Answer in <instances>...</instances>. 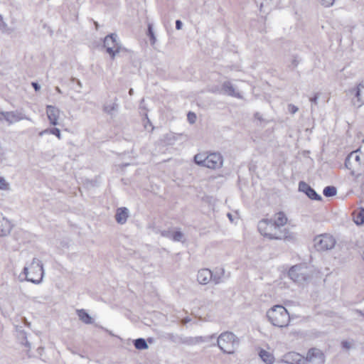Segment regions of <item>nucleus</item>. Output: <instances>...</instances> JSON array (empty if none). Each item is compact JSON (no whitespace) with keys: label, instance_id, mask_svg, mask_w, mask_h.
<instances>
[{"label":"nucleus","instance_id":"1","mask_svg":"<svg viewBox=\"0 0 364 364\" xmlns=\"http://www.w3.org/2000/svg\"><path fill=\"white\" fill-rule=\"evenodd\" d=\"M258 230L269 240L294 242L296 237L294 232L287 228H280L273 223L272 219H262L258 223Z\"/></svg>","mask_w":364,"mask_h":364},{"label":"nucleus","instance_id":"2","mask_svg":"<svg viewBox=\"0 0 364 364\" xmlns=\"http://www.w3.org/2000/svg\"><path fill=\"white\" fill-rule=\"evenodd\" d=\"M194 162L210 169H218L223 166V157L219 152L199 153L194 156Z\"/></svg>","mask_w":364,"mask_h":364},{"label":"nucleus","instance_id":"3","mask_svg":"<svg viewBox=\"0 0 364 364\" xmlns=\"http://www.w3.org/2000/svg\"><path fill=\"white\" fill-rule=\"evenodd\" d=\"M239 344L240 339L236 335L230 331H225L217 338L216 343L213 346L217 345L224 353L233 354Z\"/></svg>","mask_w":364,"mask_h":364},{"label":"nucleus","instance_id":"4","mask_svg":"<svg viewBox=\"0 0 364 364\" xmlns=\"http://www.w3.org/2000/svg\"><path fill=\"white\" fill-rule=\"evenodd\" d=\"M269 321L277 327H286L290 321V316L287 310L282 305H275L267 312Z\"/></svg>","mask_w":364,"mask_h":364},{"label":"nucleus","instance_id":"5","mask_svg":"<svg viewBox=\"0 0 364 364\" xmlns=\"http://www.w3.org/2000/svg\"><path fill=\"white\" fill-rule=\"evenodd\" d=\"M23 273L26 280L33 284H40L43 279L44 271L43 263L37 258H33L29 267H24Z\"/></svg>","mask_w":364,"mask_h":364},{"label":"nucleus","instance_id":"6","mask_svg":"<svg viewBox=\"0 0 364 364\" xmlns=\"http://www.w3.org/2000/svg\"><path fill=\"white\" fill-rule=\"evenodd\" d=\"M288 275L291 280L299 284H304L311 278V270L304 264H296L290 268Z\"/></svg>","mask_w":364,"mask_h":364},{"label":"nucleus","instance_id":"7","mask_svg":"<svg viewBox=\"0 0 364 364\" xmlns=\"http://www.w3.org/2000/svg\"><path fill=\"white\" fill-rule=\"evenodd\" d=\"M364 83L363 82L358 84L355 87L348 90V95L350 97L352 105L360 108L364 105Z\"/></svg>","mask_w":364,"mask_h":364},{"label":"nucleus","instance_id":"8","mask_svg":"<svg viewBox=\"0 0 364 364\" xmlns=\"http://www.w3.org/2000/svg\"><path fill=\"white\" fill-rule=\"evenodd\" d=\"M104 47L106 48L107 53L114 59L116 54L121 50V46L117 42V35L111 33L107 35L104 40Z\"/></svg>","mask_w":364,"mask_h":364},{"label":"nucleus","instance_id":"9","mask_svg":"<svg viewBox=\"0 0 364 364\" xmlns=\"http://www.w3.org/2000/svg\"><path fill=\"white\" fill-rule=\"evenodd\" d=\"M335 245L336 240L330 235H321L314 238V246L318 251L331 250Z\"/></svg>","mask_w":364,"mask_h":364},{"label":"nucleus","instance_id":"10","mask_svg":"<svg viewBox=\"0 0 364 364\" xmlns=\"http://www.w3.org/2000/svg\"><path fill=\"white\" fill-rule=\"evenodd\" d=\"M359 150H356L350 153L345 160V166L351 171V173L359 170L361 166V160L358 154Z\"/></svg>","mask_w":364,"mask_h":364},{"label":"nucleus","instance_id":"11","mask_svg":"<svg viewBox=\"0 0 364 364\" xmlns=\"http://www.w3.org/2000/svg\"><path fill=\"white\" fill-rule=\"evenodd\" d=\"M4 119L9 124L17 122L22 119H28L23 114L18 111L2 112H1L0 121Z\"/></svg>","mask_w":364,"mask_h":364},{"label":"nucleus","instance_id":"12","mask_svg":"<svg viewBox=\"0 0 364 364\" xmlns=\"http://www.w3.org/2000/svg\"><path fill=\"white\" fill-rule=\"evenodd\" d=\"M299 190L306 193V195L311 200H321L322 198L318 195L314 189L304 181H300L299 183Z\"/></svg>","mask_w":364,"mask_h":364},{"label":"nucleus","instance_id":"13","mask_svg":"<svg viewBox=\"0 0 364 364\" xmlns=\"http://www.w3.org/2000/svg\"><path fill=\"white\" fill-rule=\"evenodd\" d=\"M283 360L289 364H305L306 362V360L302 355L295 352H289L285 354Z\"/></svg>","mask_w":364,"mask_h":364},{"label":"nucleus","instance_id":"14","mask_svg":"<svg viewBox=\"0 0 364 364\" xmlns=\"http://www.w3.org/2000/svg\"><path fill=\"white\" fill-rule=\"evenodd\" d=\"M215 338V335L213 334L208 336H196L186 337L184 336L183 344L186 346H194L200 343L208 342L211 339Z\"/></svg>","mask_w":364,"mask_h":364},{"label":"nucleus","instance_id":"15","mask_svg":"<svg viewBox=\"0 0 364 364\" xmlns=\"http://www.w3.org/2000/svg\"><path fill=\"white\" fill-rule=\"evenodd\" d=\"M46 114L50 124L54 126L58 124L60 115V110L58 108L53 105H47Z\"/></svg>","mask_w":364,"mask_h":364},{"label":"nucleus","instance_id":"16","mask_svg":"<svg viewBox=\"0 0 364 364\" xmlns=\"http://www.w3.org/2000/svg\"><path fill=\"white\" fill-rule=\"evenodd\" d=\"M222 91L224 94L238 99H242V95L235 90L234 85L230 81H225L222 84Z\"/></svg>","mask_w":364,"mask_h":364},{"label":"nucleus","instance_id":"17","mask_svg":"<svg viewBox=\"0 0 364 364\" xmlns=\"http://www.w3.org/2000/svg\"><path fill=\"white\" fill-rule=\"evenodd\" d=\"M213 278V272L208 269H202L198 271L197 280L200 284H207Z\"/></svg>","mask_w":364,"mask_h":364},{"label":"nucleus","instance_id":"18","mask_svg":"<svg viewBox=\"0 0 364 364\" xmlns=\"http://www.w3.org/2000/svg\"><path fill=\"white\" fill-rule=\"evenodd\" d=\"M129 217V210L127 208H119L115 215L116 221L121 225L124 224Z\"/></svg>","mask_w":364,"mask_h":364},{"label":"nucleus","instance_id":"19","mask_svg":"<svg viewBox=\"0 0 364 364\" xmlns=\"http://www.w3.org/2000/svg\"><path fill=\"white\" fill-rule=\"evenodd\" d=\"M272 219L273 223L280 228L284 226L287 223V218L283 212L277 213Z\"/></svg>","mask_w":364,"mask_h":364},{"label":"nucleus","instance_id":"20","mask_svg":"<svg viewBox=\"0 0 364 364\" xmlns=\"http://www.w3.org/2000/svg\"><path fill=\"white\" fill-rule=\"evenodd\" d=\"M315 358H318L321 363L323 362V353L318 349L312 348L310 349L306 355V360L313 362Z\"/></svg>","mask_w":364,"mask_h":364},{"label":"nucleus","instance_id":"21","mask_svg":"<svg viewBox=\"0 0 364 364\" xmlns=\"http://www.w3.org/2000/svg\"><path fill=\"white\" fill-rule=\"evenodd\" d=\"M79 319L85 324H92L94 323L93 318L88 314L85 309H77L76 311Z\"/></svg>","mask_w":364,"mask_h":364},{"label":"nucleus","instance_id":"22","mask_svg":"<svg viewBox=\"0 0 364 364\" xmlns=\"http://www.w3.org/2000/svg\"><path fill=\"white\" fill-rule=\"evenodd\" d=\"M17 338L21 343L25 346L29 350L31 348V343L27 340V334L25 331L21 329H17Z\"/></svg>","mask_w":364,"mask_h":364},{"label":"nucleus","instance_id":"23","mask_svg":"<svg viewBox=\"0 0 364 364\" xmlns=\"http://www.w3.org/2000/svg\"><path fill=\"white\" fill-rule=\"evenodd\" d=\"M166 339L176 343L183 344L184 336L182 335L174 334L173 333H166L165 336Z\"/></svg>","mask_w":364,"mask_h":364},{"label":"nucleus","instance_id":"24","mask_svg":"<svg viewBox=\"0 0 364 364\" xmlns=\"http://www.w3.org/2000/svg\"><path fill=\"white\" fill-rule=\"evenodd\" d=\"M1 228L0 229V237L9 235L11 230L10 222L5 218H3L1 222Z\"/></svg>","mask_w":364,"mask_h":364},{"label":"nucleus","instance_id":"25","mask_svg":"<svg viewBox=\"0 0 364 364\" xmlns=\"http://www.w3.org/2000/svg\"><path fill=\"white\" fill-rule=\"evenodd\" d=\"M259 357L267 364H273L274 358L270 353L261 350L259 352Z\"/></svg>","mask_w":364,"mask_h":364},{"label":"nucleus","instance_id":"26","mask_svg":"<svg viewBox=\"0 0 364 364\" xmlns=\"http://www.w3.org/2000/svg\"><path fill=\"white\" fill-rule=\"evenodd\" d=\"M134 346L138 350H145L148 348V345L144 338H139L134 341Z\"/></svg>","mask_w":364,"mask_h":364},{"label":"nucleus","instance_id":"27","mask_svg":"<svg viewBox=\"0 0 364 364\" xmlns=\"http://www.w3.org/2000/svg\"><path fill=\"white\" fill-rule=\"evenodd\" d=\"M354 222L356 225H360L364 223V208H361L354 216Z\"/></svg>","mask_w":364,"mask_h":364},{"label":"nucleus","instance_id":"28","mask_svg":"<svg viewBox=\"0 0 364 364\" xmlns=\"http://www.w3.org/2000/svg\"><path fill=\"white\" fill-rule=\"evenodd\" d=\"M323 193L326 197H332L336 195L337 189L334 186H328L324 188Z\"/></svg>","mask_w":364,"mask_h":364},{"label":"nucleus","instance_id":"29","mask_svg":"<svg viewBox=\"0 0 364 364\" xmlns=\"http://www.w3.org/2000/svg\"><path fill=\"white\" fill-rule=\"evenodd\" d=\"M147 36L149 37L151 45L154 46L156 42V38L155 36L153 25L151 23L148 24Z\"/></svg>","mask_w":364,"mask_h":364},{"label":"nucleus","instance_id":"30","mask_svg":"<svg viewBox=\"0 0 364 364\" xmlns=\"http://www.w3.org/2000/svg\"><path fill=\"white\" fill-rule=\"evenodd\" d=\"M118 108V105L116 102H113L110 105H105L103 106V111L109 114H112L113 112L116 111Z\"/></svg>","mask_w":364,"mask_h":364},{"label":"nucleus","instance_id":"31","mask_svg":"<svg viewBox=\"0 0 364 364\" xmlns=\"http://www.w3.org/2000/svg\"><path fill=\"white\" fill-rule=\"evenodd\" d=\"M44 134H51L53 135H55L59 139L61 138L60 131L58 128H50V129H46L43 131H42L40 133V135H43Z\"/></svg>","mask_w":364,"mask_h":364},{"label":"nucleus","instance_id":"32","mask_svg":"<svg viewBox=\"0 0 364 364\" xmlns=\"http://www.w3.org/2000/svg\"><path fill=\"white\" fill-rule=\"evenodd\" d=\"M225 274V270L223 269H220V273L215 272V274L213 273V278L211 280L213 281V282L215 284H220L223 282L222 277H223Z\"/></svg>","mask_w":364,"mask_h":364},{"label":"nucleus","instance_id":"33","mask_svg":"<svg viewBox=\"0 0 364 364\" xmlns=\"http://www.w3.org/2000/svg\"><path fill=\"white\" fill-rule=\"evenodd\" d=\"M183 238L184 235L182 232L179 230L173 232V240L174 242H183Z\"/></svg>","mask_w":364,"mask_h":364},{"label":"nucleus","instance_id":"34","mask_svg":"<svg viewBox=\"0 0 364 364\" xmlns=\"http://www.w3.org/2000/svg\"><path fill=\"white\" fill-rule=\"evenodd\" d=\"M318 1L324 7L331 6L335 1V0H318Z\"/></svg>","mask_w":364,"mask_h":364},{"label":"nucleus","instance_id":"35","mask_svg":"<svg viewBox=\"0 0 364 364\" xmlns=\"http://www.w3.org/2000/svg\"><path fill=\"white\" fill-rule=\"evenodd\" d=\"M0 189L7 190L9 189V183L6 181L4 178L0 176Z\"/></svg>","mask_w":364,"mask_h":364},{"label":"nucleus","instance_id":"36","mask_svg":"<svg viewBox=\"0 0 364 364\" xmlns=\"http://www.w3.org/2000/svg\"><path fill=\"white\" fill-rule=\"evenodd\" d=\"M161 236H163L164 237H167V238L171 239L173 240V232H172L171 230H163L161 232Z\"/></svg>","mask_w":364,"mask_h":364},{"label":"nucleus","instance_id":"37","mask_svg":"<svg viewBox=\"0 0 364 364\" xmlns=\"http://www.w3.org/2000/svg\"><path fill=\"white\" fill-rule=\"evenodd\" d=\"M187 117H188V122L191 123V124H193L195 123L196 120V115L195 113L193 112H189L188 115H187Z\"/></svg>","mask_w":364,"mask_h":364},{"label":"nucleus","instance_id":"38","mask_svg":"<svg viewBox=\"0 0 364 364\" xmlns=\"http://www.w3.org/2000/svg\"><path fill=\"white\" fill-rule=\"evenodd\" d=\"M298 107L295 106L294 105L289 104L288 105V110L291 114H295L298 111Z\"/></svg>","mask_w":364,"mask_h":364},{"label":"nucleus","instance_id":"39","mask_svg":"<svg viewBox=\"0 0 364 364\" xmlns=\"http://www.w3.org/2000/svg\"><path fill=\"white\" fill-rule=\"evenodd\" d=\"M0 30L3 33H6V32L8 31V30H9L8 26H7V24L4 21H2V22L0 23Z\"/></svg>","mask_w":364,"mask_h":364},{"label":"nucleus","instance_id":"40","mask_svg":"<svg viewBox=\"0 0 364 364\" xmlns=\"http://www.w3.org/2000/svg\"><path fill=\"white\" fill-rule=\"evenodd\" d=\"M318 97H319V94H318V93H317V94H316L313 97H311V98H310V101H311L313 104H314V105H316L318 104Z\"/></svg>","mask_w":364,"mask_h":364},{"label":"nucleus","instance_id":"41","mask_svg":"<svg viewBox=\"0 0 364 364\" xmlns=\"http://www.w3.org/2000/svg\"><path fill=\"white\" fill-rule=\"evenodd\" d=\"M31 85L34 88L35 91H39L41 89L40 85L36 82H32Z\"/></svg>","mask_w":364,"mask_h":364},{"label":"nucleus","instance_id":"42","mask_svg":"<svg viewBox=\"0 0 364 364\" xmlns=\"http://www.w3.org/2000/svg\"><path fill=\"white\" fill-rule=\"evenodd\" d=\"M254 117L256 119L260 121V122H263L264 119L262 118V114L259 113V112H256L255 114H254Z\"/></svg>","mask_w":364,"mask_h":364},{"label":"nucleus","instance_id":"43","mask_svg":"<svg viewBox=\"0 0 364 364\" xmlns=\"http://www.w3.org/2000/svg\"><path fill=\"white\" fill-rule=\"evenodd\" d=\"M342 347L346 349H349L350 348V344L349 342L344 341L341 343Z\"/></svg>","mask_w":364,"mask_h":364},{"label":"nucleus","instance_id":"44","mask_svg":"<svg viewBox=\"0 0 364 364\" xmlns=\"http://www.w3.org/2000/svg\"><path fill=\"white\" fill-rule=\"evenodd\" d=\"M182 26H183L182 22L180 20H176V28L177 30H180V29H181Z\"/></svg>","mask_w":364,"mask_h":364},{"label":"nucleus","instance_id":"45","mask_svg":"<svg viewBox=\"0 0 364 364\" xmlns=\"http://www.w3.org/2000/svg\"><path fill=\"white\" fill-rule=\"evenodd\" d=\"M191 321V318H185L183 320V323H187L188 322H189Z\"/></svg>","mask_w":364,"mask_h":364},{"label":"nucleus","instance_id":"46","mask_svg":"<svg viewBox=\"0 0 364 364\" xmlns=\"http://www.w3.org/2000/svg\"><path fill=\"white\" fill-rule=\"evenodd\" d=\"M77 82V85H78V87H79L80 88H81V87H82V83H81L80 80H77V82Z\"/></svg>","mask_w":364,"mask_h":364},{"label":"nucleus","instance_id":"47","mask_svg":"<svg viewBox=\"0 0 364 364\" xmlns=\"http://www.w3.org/2000/svg\"><path fill=\"white\" fill-rule=\"evenodd\" d=\"M55 90H56L57 92L61 94L62 93V91L60 89L59 87H55Z\"/></svg>","mask_w":364,"mask_h":364},{"label":"nucleus","instance_id":"48","mask_svg":"<svg viewBox=\"0 0 364 364\" xmlns=\"http://www.w3.org/2000/svg\"><path fill=\"white\" fill-rule=\"evenodd\" d=\"M23 321H24V323H25V324H26V325H27V326H30V323H28V322L27 321V320H26V318H23Z\"/></svg>","mask_w":364,"mask_h":364},{"label":"nucleus","instance_id":"49","mask_svg":"<svg viewBox=\"0 0 364 364\" xmlns=\"http://www.w3.org/2000/svg\"><path fill=\"white\" fill-rule=\"evenodd\" d=\"M129 94L130 95H132L133 94V89H132V88H131V89L129 90Z\"/></svg>","mask_w":364,"mask_h":364},{"label":"nucleus","instance_id":"50","mask_svg":"<svg viewBox=\"0 0 364 364\" xmlns=\"http://www.w3.org/2000/svg\"><path fill=\"white\" fill-rule=\"evenodd\" d=\"M77 79H76V78H75V77H72V78H71V81H72V82H77Z\"/></svg>","mask_w":364,"mask_h":364},{"label":"nucleus","instance_id":"51","mask_svg":"<svg viewBox=\"0 0 364 364\" xmlns=\"http://www.w3.org/2000/svg\"><path fill=\"white\" fill-rule=\"evenodd\" d=\"M4 21H3V16L0 14V23Z\"/></svg>","mask_w":364,"mask_h":364},{"label":"nucleus","instance_id":"52","mask_svg":"<svg viewBox=\"0 0 364 364\" xmlns=\"http://www.w3.org/2000/svg\"><path fill=\"white\" fill-rule=\"evenodd\" d=\"M293 63H294L295 65H297V63H296V60H293Z\"/></svg>","mask_w":364,"mask_h":364},{"label":"nucleus","instance_id":"53","mask_svg":"<svg viewBox=\"0 0 364 364\" xmlns=\"http://www.w3.org/2000/svg\"><path fill=\"white\" fill-rule=\"evenodd\" d=\"M228 217H229V218L231 220V217H232V216H231V214H230V213H228Z\"/></svg>","mask_w":364,"mask_h":364},{"label":"nucleus","instance_id":"54","mask_svg":"<svg viewBox=\"0 0 364 364\" xmlns=\"http://www.w3.org/2000/svg\"><path fill=\"white\" fill-rule=\"evenodd\" d=\"M360 314L362 316H364V311L363 312L362 311H360Z\"/></svg>","mask_w":364,"mask_h":364}]
</instances>
